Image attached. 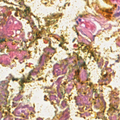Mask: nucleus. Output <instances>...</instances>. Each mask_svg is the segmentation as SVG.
Instances as JSON below:
<instances>
[{
  "mask_svg": "<svg viewBox=\"0 0 120 120\" xmlns=\"http://www.w3.org/2000/svg\"><path fill=\"white\" fill-rule=\"evenodd\" d=\"M11 8L12 10L16 11L18 13L19 11L20 16H22L23 18H25L26 19L28 20L29 17L28 15L29 12V11L28 10H25L23 12L22 10L18 9L17 8H13L12 7Z\"/></svg>",
  "mask_w": 120,
  "mask_h": 120,
  "instance_id": "1",
  "label": "nucleus"
},
{
  "mask_svg": "<svg viewBox=\"0 0 120 120\" xmlns=\"http://www.w3.org/2000/svg\"><path fill=\"white\" fill-rule=\"evenodd\" d=\"M39 72V70H38L37 71H35L34 70H32L29 72V75L27 77V79L24 78V79L27 82H29L30 80L31 81L32 80H34V79L31 76L35 75L36 73Z\"/></svg>",
  "mask_w": 120,
  "mask_h": 120,
  "instance_id": "2",
  "label": "nucleus"
},
{
  "mask_svg": "<svg viewBox=\"0 0 120 120\" xmlns=\"http://www.w3.org/2000/svg\"><path fill=\"white\" fill-rule=\"evenodd\" d=\"M27 82V81L25 80L24 78H21L20 79V81L19 82V84L21 85L20 87H19V90L20 91L22 90L23 88L24 87V85H23V84L24 82Z\"/></svg>",
  "mask_w": 120,
  "mask_h": 120,
  "instance_id": "3",
  "label": "nucleus"
},
{
  "mask_svg": "<svg viewBox=\"0 0 120 120\" xmlns=\"http://www.w3.org/2000/svg\"><path fill=\"white\" fill-rule=\"evenodd\" d=\"M7 87V84L4 82H2L0 84V87L3 90H6Z\"/></svg>",
  "mask_w": 120,
  "mask_h": 120,
  "instance_id": "4",
  "label": "nucleus"
},
{
  "mask_svg": "<svg viewBox=\"0 0 120 120\" xmlns=\"http://www.w3.org/2000/svg\"><path fill=\"white\" fill-rule=\"evenodd\" d=\"M46 57L45 55H42L40 57L38 60L39 63L41 64L42 62L45 61V60Z\"/></svg>",
  "mask_w": 120,
  "mask_h": 120,
  "instance_id": "5",
  "label": "nucleus"
},
{
  "mask_svg": "<svg viewBox=\"0 0 120 120\" xmlns=\"http://www.w3.org/2000/svg\"><path fill=\"white\" fill-rule=\"evenodd\" d=\"M78 65L79 67H81L82 66L84 67L85 65V61H84L83 63H80L79 62ZM84 68L85 69V68L84 67Z\"/></svg>",
  "mask_w": 120,
  "mask_h": 120,
  "instance_id": "6",
  "label": "nucleus"
},
{
  "mask_svg": "<svg viewBox=\"0 0 120 120\" xmlns=\"http://www.w3.org/2000/svg\"><path fill=\"white\" fill-rule=\"evenodd\" d=\"M49 98L51 100H56V96L54 95H51L49 96Z\"/></svg>",
  "mask_w": 120,
  "mask_h": 120,
  "instance_id": "7",
  "label": "nucleus"
},
{
  "mask_svg": "<svg viewBox=\"0 0 120 120\" xmlns=\"http://www.w3.org/2000/svg\"><path fill=\"white\" fill-rule=\"evenodd\" d=\"M3 96H2L1 94H0V100H5L6 97V95L5 94L2 95Z\"/></svg>",
  "mask_w": 120,
  "mask_h": 120,
  "instance_id": "8",
  "label": "nucleus"
},
{
  "mask_svg": "<svg viewBox=\"0 0 120 120\" xmlns=\"http://www.w3.org/2000/svg\"><path fill=\"white\" fill-rule=\"evenodd\" d=\"M103 65V63L102 62H101L98 63V66L99 68H101Z\"/></svg>",
  "mask_w": 120,
  "mask_h": 120,
  "instance_id": "9",
  "label": "nucleus"
},
{
  "mask_svg": "<svg viewBox=\"0 0 120 120\" xmlns=\"http://www.w3.org/2000/svg\"><path fill=\"white\" fill-rule=\"evenodd\" d=\"M69 114V112L68 111V110L66 109L65 111H64L63 113V114L64 115H65L66 116H67Z\"/></svg>",
  "mask_w": 120,
  "mask_h": 120,
  "instance_id": "10",
  "label": "nucleus"
},
{
  "mask_svg": "<svg viewBox=\"0 0 120 120\" xmlns=\"http://www.w3.org/2000/svg\"><path fill=\"white\" fill-rule=\"evenodd\" d=\"M73 59V57H72L71 56L68 58L66 59V60L68 62H69V61L71 60H72Z\"/></svg>",
  "mask_w": 120,
  "mask_h": 120,
  "instance_id": "11",
  "label": "nucleus"
},
{
  "mask_svg": "<svg viewBox=\"0 0 120 120\" xmlns=\"http://www.w3.org/2000/svg\"><path fill=\"white\" fill-rule=\"evenodd\" d=\"M61 105L64 107L66 106V101H63L62 102Z\"/></svg>",
  "mask_w": 120,
  "mask_h": 120,
  "instance_id": "12",
  "label": "nucleus"
},
{
  "mask_svg": "<svg viewBox=\"0 0 120 120\" xmlns=\"http://www.w3.org/2000/svg\"><path fill=\"white\" fill-rule=\"evenodd\" d=\"M120 15V12L116 13L115 14L113 15V17H118Z\"/></svg>",
  "mask_w": 120,
  "mask_h": 120,
  "instance_id": "13",
  "label": "nucleus"
},
{
  "mask_svg": "<svg viewBox=\"0 0 120 120\" xmlns=\"http://www.w3.org/2000/svg\"><path fill=\"white\" fill-rule=\"evenodd\" d=\"M3 41H5V38H0V43L2 42Z\"/></svg>",
  "mask_w": 120,
  "mask_h": 120,
  "instance_id": "14",
  "label": "nucleus"
},
{
  "mask_svg": "<svg viewBox=\"0 0 120 120\" xmlns=\"http://www.w3.org/2000/svg\"><path fill=\"white\" fill-rule=\"evenodd\" d=\"M84 107H82V108H79V109L80 111L82 112L83 111V108Z\"/></svg>",
  "mask_w": 120,
  "mask_h": 120,
  "instance_id": "15",
  "label": "nucleus"
},
{
  "mask_svg": "<svg viewBox=\"0 0 120 120\" xmlns=\"http://www.w3.org/2000/svg\"><path fill=\"white\" fill-rule=\"evenodd\" d=\"M118 107V106L117 105H115L114 107H113V109H114L115 110H116V109Z\"/></svg>",
  "mask_w": 120,
  "mask_h": 120,
  "instance_id": "16",
  "label": "nucleus"
},
{
  "mask_svg": "<svg viewBox=\"0 0 120 120\" xmlns=\"http://www.w3.org/2000/svg\"><path fill=\"white\" fill-rule=\"evenodd\" d=\"M71 63L70 62V63H71V64H72V63H73L74 64V65H73L74 66H75L76 65V64L75 63V61H71Z\"/></svg>",
  "mask_w": 120,
  "mask_h": 120,
  "instance_id": "17",
  "label": "nucleus"
},
{
  "mask_svg": "<svg viewBox=\"0 0 120 120\" xmlns=\"http://www.w3.org/2000/svg\"><path fill=\"white\" fill-rule=\"evenodd\" d=\"M108 62L107 61H106L105 63V64L104 65V67L105 68L106 67L108 64Z\"/></svg>",
  "mask_w": 120,
  "mask_h": 120,
  "instance_id": "18",
  "label": "nucleus"
},
{
  "mask_svg": "<svg viewBox=\"0 0 120 120\" xmlns=\"http://www.w3.org/2000/svg\"><path fill=\"white\" fill-rule=\"evenodd\" d=\"M76 105L79 106H81L82 105V104L79 102L76 103Z\"/></svg>",
  "mask_w": 120,
  "mask_h": 120,
  "instance_id": "19",
  "label": "nucleus"
},
{
  "mask_svg": "<svg viewBox=\"0 0 120 120\" xmlns=\"http://www.w3.org/2000/svg\"><path fill=\"white\" fill-rule=\"evenodd\" d=\"M18 79L16 78H13L12 79V80L13 81H17Z\"/></svg>",
  "mask_w": 120,
  "mask_h": 120,
  "instance_id": "20",
  "label": "nucleus"
},
{
  "mask_svg": "<svg viewBox=\"0 0 120 120\" xmlns=\"http://www.w3.org/2000/svg\"><path fill=\"white\" fill-rule=\"evenodd\" d=\"M61 79L60 78H59L57 80V81L58 83H61Z\"/></svg>",
  "mask_w": 120,
  "mask_h": 120,
  "instance_id": "21",
  "label": "nucleus"
},
{
  "mask_svg": "<svg viewBox=\"0 0 120 120\" xmlns=\"http://www.w3.org/2000/svg\"><path fill=\"white\" fill-rule=\"evenodd\" d=\"M65 93V91L64 90V92H63V91H61V95H63V94H64Z\"/></svg>",
  "mask_w": 120,
  "mask_h": 120,
  "instance_id": "22",
  "label": "nucleus"
},
{
  "mask_svg": "<svg viewBox=\"0 0 120 120\" xmlns=\"http://www.w3.org/2000/svg\"><path fill=\"white\" fill-rule=\"evenodd\" d=\"M82 59V58L81 56H79L78 57V59L79 60H80Z\"/></svg>",
  "mask_w": 120,
  "mask_h": 120,
  "instance_id": "23",
  "label": "nucleus"
},
{
  "mask_svg": "<svg viewBox=\"0 0 120 120\" xmlns=\"http://www.w3.org/2000/svg\"><path fill=\"white\" fill-rule=\"evenodd\" d=\"M37 120H43V119L42 118H37Z\"/></svg>",
  "mask_w": 120,
  "mask_h": 120,
  "instance_id": "24",
  "label": "nucleus"
},
{
  "mask_svg": "<svg viewBox=\"0 0 120 120\" xmlns=\"http://www.w3.org/2000/svg\"><path fill=\"white\" fill-rule=\"evenodd\" d=\"M32 23L33 25H34V28H35V27H36V26H35L34 25V22H32Z\"/></svg>",
  "mask_w": 120,
  "mask_h": 120,
  "instance_id": "25",
  "label": "nucleus"
},
{
  "mask_svg": "<svg viewBox=\"0 0 120 120\" xmlns=\"http://www.w3.org/2000/svg\"><path fill=\"white\" fill-rule=\"evenodd\" d=\"M3 16L4 17H5V18H6L7 17V16L6 15L4 14L3 15Z\"/></svg>",
  "mask_w": 120,
  "mask_h": 120,
  "instance_id": "26",
  "label": "nucleus"
},
{
  "mask_svg": "<svg viewBox=\"0 0 120 120\" xmlns=\"http://www.w3.org/2000/svg\"><path fill=\"white\" fill-rule=\"evenodd\" d=\"M92 83L91 82L89 84H88V85H89V86H91V85H92Z\"/></svg>",
  "mask_w": 120,
  "mask_h": 120,
  "instance_id": "27",
  "label": "nucleus"
},
{
  "mask_svg": "<svg viewBox=\"0 0 120 120\" xmlns=\"http://www.w3.org/2000/svg\"><path fill=\"white\" fill-rule=\"evenodd\" d=\"M17 13L16 12H15V15L16 17H17L18 16V15H17Z\"/></svg>",
  "mask_w": 120,
  "mask_h": 120,
  "instance_id": "28",
  "label": "nucleus"
},
{
  "mask_svg": "<svg viewBox=\"0 0 120 120\" xmlns=\"http://www.w3.org/2000/svg\"><path fill=\"white\" fill-rule=\"evenodd\" d=\"M64 49H65V50L66 51L68 50V48H67L66 47H65L64 48Z\"/></svg>",
  "mask_w": 120,
  "mask_h": 120,
  "instance_id": "29",
  "label": "nucleus"
},
{
  "mask_svg": "<svg viewBox=\"0 0 120 120\" xmlns=\"http://www.w3.org/2000/svg\"><path fill=\"white\" fill-rule=\"evenodd\" d=\"M92 91L93 92H95L96 91V90H95V89H93L92 90Z\"/></svg>",
  "mask_w": 120,
  "mask_h": 120,
  "instance_id": "30",
  "label": "nucleus"
},
{
  "mask_svg": "<svg viewBox=\"0 0 120 120\" xmlns=\"http://www.w3.org/2000/svg\"><path fill=\"white\" fill-rule=\"evenodd\" d=\"M75 39H76V38H74V39L73 40V41H72V42H74L75 40Z\"/></svg>",
  "mask_w": 120,
  "mask_h": 120,
  "instance_id": "31",
  "label": "nucleus"
},
{
  "mask_svg": "<svg viewBox=\"0 0 120 120\" xmlns=\"http://www.w3.org/2000/svg\"><path fill=\"white\" fill-rule=\"evenodd\" d=\"M106 12H108V13H112V12H109L108 11V10H106Z\"/></svg>",
  "mask_w": 120,
  "mask_h": 120,
  "instance_id": "32",
  "label": "nucleus"
},
{
  "mask_svg": "<svg viewBox=\"0 0 120 120\" xmlns=\"http://www.w3.org/2000/svg\"><path fill=\"white\" fill-rule=\"evenodd\" d=\"M63 84L64 85H66V82H63Z\"/></svg>",
  "mask_w": 120,
  "mask_h": 120,
  "instance_id": "33",
  "label": "nucleus"
},
{
  "mask_svg": "<svg viewBox=\"0 0 120 120\" xmlns=\"http://www.w3.org/2000/svg\"><path fill=\"white\" fill-rule=\"evenodd\" d=\"M83 115V114L82 113H80V116L81 117H82Z\"/></svg>",
  "mask_w": 120,
  "mask_h": 120,
  "instance_id": "34",
  "label": "nucleus"
},
{
  "mask_svg": "<svg viewBox=\"0 0 120 120\" xmlns=\"http://www.w3.org/2000/svg\"><path fill=\"white\" fill-rule=\"evenodd\" d=\"M79 16L80 17L82 18V15H79Z\"/></svg>",
  "mask_w": 120,
  "mask_h": 120,
  "instance_id": "35",
  "label": "nucleus"
},
{
  "mask_svg": "<svg viewBox=\"0 0 120 120\" xmlns=\"http://www.w3.org/2000/svg\"><path fill=\"white\" fill-rule=\"evenodd\" d=\"M78 20L79 21H80V22H81V19H78Z\"/></svg>",
  "mask_w": 120,
  "mask_h": 120,
  "instance_id": "36",
  "label": "nucleus"
},
{
  "mask_svg": "<svg viewBox=\"0 0 120 120\" xmlns=\"http://www.w3.org/2000/svg\"><path fill=\"white\" fill-rule=\"evenodd\" d=\"M62 44V43L61 44H60L59 45V46H60V47H61V44Z\"/></svg>",
  "mask_w": 120,
  "mask_h": 120,
  "instance_id": "37",
  "label": "nucleus"
},
{
  "mask_svg": "<svg viewBox=\"0 0 120 120\" xmlns=\"http://www.w3.org/2000/svg\"><path fill=\"white\" fill-rule=\"evenodd\" d=\"M51 49L53 50H55V49H54V48H51Z\"/></svg>",
  "mask_w": 120,
  "mask_h": 120,
  "instance_id": "38",
  "label": "nucleus"
},
{
  "mask_svg": "<svg viewBox=\"0 0 120 120\" xmlns=\"http://www.w3.org/2000/svg\"><path fill=\"white\" fill-rule=\"evenodd\" d=\"M106 76V74H105L104 75V77H105Z\"/></svg>",
  "mask_w": 120,
  "mask_h": 120,
  "instance_id": "39",
  "label": "nucleus"
},
{
  "mask_svg": "<svg viewBox=\"0 0 120 120\" xmlns=\"http://www.w3.org/2000/svg\"><path fill=\"white\" fill-rule=\"evenodd\" d=\"M104 105V106H105V102H103Z\"/></svg>",
  "mask_w": 120,
  "mask_h": 120,
  "instance_id": "40",
  "label": "nucleus"
},
{
  "mask_svg": "<svg viewBox=\"0 0 120 120\" xmlns=\"http://www.w3.org/2000/svg\"><path fill=\"white\" fill-rule=\"evenodd\" d=\"M77 72H78V74H79V70H77Z\"/></svg>",
  "mask_w": 120,
  "mask_h": 120,
  "instance_id": "41",
  "label": "nucleus"
},
{
  "mask_svg": "<svg viewBox=\"0 0 120 120\" xmlns=\"http://www.w3.org/2000/svg\"><path fill=\"white\" fill-rule=\"evenodd\" d=\"M76 23H77V25H78V24H79L78 22L77 21H76Z\"/></svg>",
  "mask_w": 120,
  "mask_h": 120,
  "instance_id": "42",
  "label": "nucleus"
},
{
  "mask_svg": "<svg viewBox=\"0 0 120 120\" xmlns=\"http://www.w3.org/2000/svg\"><path fill=\"white\" fill-rule=\"evenodd\" d=\"M95 36V35H93V37H93V40H94V37Z\"/></svg>",
  "mask_w": 120,
  "mask_h": 120,
  "instance_id": "43",
  "label": "nucleus"
},
{
  "mask_svg": "<svg viewBox=\"0 0 120 120\" xmlns=\"http://www.w3.org/2000/svg\"><path fill=\"white\" fill-rule=\"evenodd\" d=\"M118 61H119V60H116L115 61L116 62H118Z\"/></svg>",
  "mask_w": 120,
  "mask_h": 120,
  "instance_id": "44",
  "label": "nucleus"
},
{
  "mask_svg": "<svg viewBox=\"0 0 120 120\" xmlns=\"http://www.w3.org/2000/svg\"><path fill=\"white\" fill-rule=\"evenodd\" d=\"M118 10H119L120 9V7L119 6H118Z\"/></svg>",
  "mask_w": 120,
  "mask_h": 120,
  "instance_id": "45",
  "label": "nucleus"
},
{
  "mask_svg": "<svg viewBox=\"0 0 120 120\" xmlns=\"http://www.w3.org/2000/svg\"><path fill=\"white\" fill-rule=\"evenodd\" d=\"M41 79H40V78L38 79V80H40Z\"/></svg>",
  "mask_w": 120,
  "mask_h": 120,
  "instance_id": "46",
  "label": "nucleus"
},
{
  "mask_svg": "<svg viewBox=\"0 0 120 120\" xmlns=\"http://www.w3.org/2000/svg\"><path fill=\"white\" fill-rule=\"evenodd\" d=\"M113 9V8H111L110 9V10L112 11V10Z\"/></svg>",
  "mask_w": 120,
  "mask_h": 120,
  "instance_id": "47",
  "label": "nucleus"
},
{
  "mask_svg": "<svg viewBox=\"0 0 120 120\" xmlns=\"http://www.w3.org/2000/svg\"><path fill=\"white\" fill-rule=\"evenodd\" d=\"M62 39L63 41H64V39L63 38H62Z\"/></svg>",
  "mask_w": 120,
  "mask_h": 120,
  "instance_id": "48",
  "label": "nucleus"
},
{
  "mask_svg": "<svg viewBox=\"0 0 120 120\" xmlns=\"http://www.w3.org/2000/svg\"><path fill=\"white\" fill-rule=\"evenodd\" d=\"M47 4V3L46 2L44 4Z\"/></svg>",
  "mask_w": 120,
  "mask_h": 120,
  "instance_id": "49",
  "label": "nucleus"
},
{
  "mask_svg": "<svg viewBox=\"0 0 120 120\" xmlns=\"http://www.w3.org/2000/svg\"><path fill=\"white\" fill-rule=\"evenodd\" d=\"M68 55H70V53H68L67 54Z\"/></svg>",
  "mask_w": 120,
  "mask_h": 120,
  "instance_id": "50",
  "label": "nucleus"
},
{
  "mask_svg": "<svg viewBox=\"0 0 120 120\" xmlns=\"http://www.w3.org/2000/svg\"><path fill=\"white\" fill-rule=\"evenodd\" d=\"M115 7H116V4H115Z\"/></svg>",
  "mask_w": 120,
  "mask_h": 120,
  "instance_id": "51",
  "label": "nucleus"
},
{
  "mask_svg": "<svg viewBox=\"0 0 120 120\" xmlns=\"http://www.w3.org/2000/svg\"><path fill=\"white\" fill-rule=\"evenodd\" d=\"M58 87L57 88V90H58Z\"/></svg>",
  "mask_w": 120,
  "mask_h": 120,
  "instance_id": "52",
  "label": "nucleus"
},
{
  "mask_svg": "<svg viewBox=\"0 0 120 120\" xmlns=\"http://www.w3.org/2000/svg\"><path fill=\"white\" fill-rule=\"evenodd\" d=\"M120 115V113H119L118 114V115Z\"/></svg>",
  "mask_w": 120,
  "mask_h": 120,
  "instance_id": "53",
  "label": "nucleus"
},
{
  "mask_svg": "<svg viewBox=\"0 0 120 120\" xmlns=\"http://www.w3.org/2000/svg\"><path fill=\"white\" fill-rule=\"evenodd\" d=\"M58 70L59 71V72L60 71V70Z\"/></svg>",
  "mask_w": 120,
  "mask_h": 120,
  "instance_id": "54",
  "label": "nucleus"
},
{
  "mask_svg": "<svg viewBox=\"0 0 120 120\" xmlns=\"http://www.w3.org/2000/svg\"><path fill=\"white\" fill-rule=\"evenodd\" d=\"M108 80V79H106V80H105V81H106V80Z\"/></svg>",
  "mask_w": 120,
  "mask_h": 120,
  "instance_id": "55",
  "label": "nucleus"
},
{
  "mask_svg": "<svg viewBox=\"0 0 120 120\" xmlns=\"http://www.w3.org/2000/svg\"><path fill=\"white\" fill-rule=\"evenodd\" d=\"M21 96V95H19V96Z\"/></svg>",
  "mask_w": 120,
  "mask_h": 120,
  "instance_id": "56",
  "label": "nucleus"
},
{
  "mask_svg": "<svg viewBox=\"0 0 120 120\" xmlns=\"http://www.w3.org/2000/svg\"><path fill=\"white\" fill-rule=\"evenodd\" d=\"M5 47H6V46H5Z\"/></svg>",
  "mask_w": 120,
  "mask_h": 120,
  "instance_id": "57",
  "label": "nucleus"
},
{
  "mask_svg": "<svg viewBox=\"0 0 120 120\" xmlns=\"http://www.w3.org/2000/svg\"><path fill=\"white\" fill-rule=\"evenodd\" d=\"M50 43V42H49V43Z\"/></svg>",
  "mask_w": 120,
  "mask_h": 120,
  "instance_id": "58",
  "label": "nucleus"
}]
</instances>
